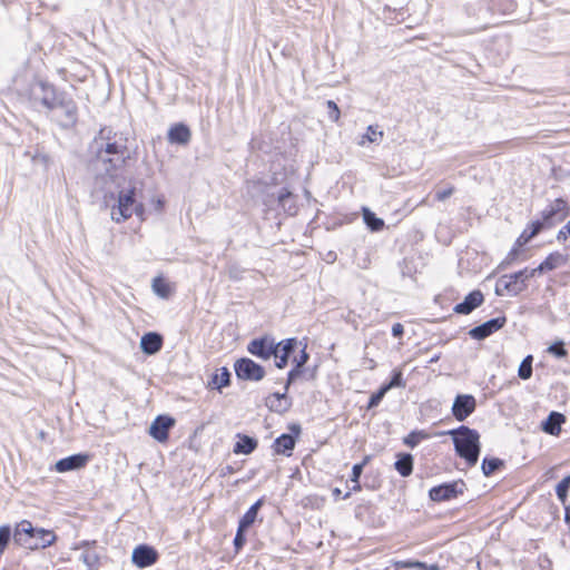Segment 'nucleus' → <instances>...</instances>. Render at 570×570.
Listing matches in <instances>:
<instances>
[{"mask_svg":"<svg viewBox=\"0 0 570 570\" xmlns=\"http://www.w3.org/2000/svg\"><path fill=\"white\" fill-rule=\"evenodd\" d=\"M383 131L379 129L377 125H370L366 128V132L362 136V139L358 141V145L363 146L366 141L367 142H381L383 139Z\"/></svg>","mask_w":570,"mask_h":570,"instance_id":"7c9ffc66","label":"nucleus"},{"mask_svg":"<svg viewBox=\"0 0 570 570\" xmlns=\"http://www.w3.org/2000/svg\"><path fill=\"white\" fill-rule=\"evenodd\" d=\"M454 193V187L453 186H450L445 189H441V190H438L435 193V199L439 200V202H444L445 199H448L449 197H451Z\"/></svg>","mask_w":570,"mask_h":570,"instance_id":"5fc2aeb1","label":"nucleus"},{"mask_svg":"<svg viewBox=\"0 0 570 570\" xmlns=\"http://www.w3.org/2000/svg\"><path fill=\"white\" fill-rule=\"evenodd\" d=\"M278 205L289 215L296 214L297 206L295 196L287 188H282L277 195Z\"/></svg>","mask_w":570,"mask_h":570,"instance_id":"a878e982","label":"nucleus"},{"mask_svg":"<svg viewBox=\"0 0 570 570\" xmlns=\"http://www.w3.org/2000/svg\"><path fill=\"white\" fill-rule=\"evenodd\" d=\"M361 489H362V487H361L360 480H357V483H353V487L351 488V490L348 492H346L343 495V499L344 500L348 499L351 495V492H358V491H361Z\"/></svg>","mask_w":570,"mask_h":570,"instance_id":"4d7b16f0","label":"nucleus"},{"mask_svg":"<svg viewBox=\"0 0 570 570\" xmlns=\"http://www.w3.org/2000/svg\"><path fill=\"white\" fill-rule=\"evenodd\" d=\"M569 261L568 254H562L560 252H553L547 256V258L534 269L535 275L542 274L544 272L553 271L556 268L562 267L567 265Z\"/></svg>","mask_w":570,"mask_h":570,"instance_id":"6ab92c4d","label":"nucleus"},{"mask_svg":"<svg viewBox=\"0 0 570 570\" xmlns=\"http://www.w3.org/2000/svg\"><path fill=\"white\" fill-rule=\"evenodd\" d=\"M153 289L154 292L163 298L169 296V286L168 284L160 277H157L153 281Z\"/></svg>","mask_w":570,"mask_h":570,"instance_id":"a19ab883","label":"nucleus"},{"mask_svg":"<svg viewBox=\"0 0 570 570\" xmlns=\"http://www.w3.org/2000/svg\"><path fill=\"white\" fill-rule=\"evenodd\" d=\"M175 423L176 421L171 416L158 415L150 424L149 434L158 442H165L168 440L169 431Z\"/></svg>","mask_w":570,"mask_h":570,"instance_id":"4468645a","label":"nucleus"},{"mask_svg":"<svg viewBox=\"0 0 570 570\" xmlns=\"http://www.w3.org/2000/svg\"><path fill=\"white\" fill-rule=\"evenodd\" d=\"M230 372L227 367H220L212 374L210 380L208 382V387L217 391H222V389L228 386L230 384Z\"/></svg>","mask_w":570,"mask_h":570,"instance_id":"b1692460","label":"nucleus"},{"mask_svg":"<svg viewBox=\"0 0 570 570\" xmlns=\"http://www.w3.org/2000/svg\"><path fill=\"white\" fill-rule=\"evenodd\" d=\"M414 458L411 453H397L394 463L395 470L403 478L410 476L413 472Z\"/></svg>","mask_w":570,"mask_h":570,"instance_id":"393cba45","label":"nucleus"},{"mask_svg":"<svg viewBox=\"0 0 570 570\" xmlns=\"http://www.w3.org/2000/svg\"><path fill=\"white\" fill-rule=\"evenodd\" d=\"M11 538V529L9 525L0 527V556L3 553Z\"/></svg>","mask_w":570,"mask_h":570,"instance_id":"c03bdc74","label":"nucleus"},{"mask_svg":"<svg viewBox=\"0 0 570 570\" xmlns=\"http://www.w3.org/2000/svg\"><path fill=\"white\" fill-rule=\"evenodd\" d=\"M234 371L238 380L258 382L265 377V368L249 357H240L234 363Z\"/></svg>","mask_w":570,"mask_h":570,"instance_id":"0eeeda50","label":"nucleus"},{"mask_svg":"<svg viewBox=\"0 0 570 570\" xmlns=\"http://www.w3.org/2000/svg\"><path fill=\"white\" fill-rule=\"evenodd\" d=\"M386 393H387L386 389L381 386L375 393H373L370 396L368 402H367V409L376 407L381 403V401L383 400V397L385 396Z\"/></svg>","mask_w":570,"mask_h":570,"instance_id":"37998d69","label":"nucleus"},{"mask_svg":"<svg viewBox=\"0 0 570 570\" xmlns=\"http://www.w3.org/2000/svg\"><path fill=\"white\" fill-rule=\"evenodd\" d=\"M466 490V484L463 480H455L435 485L430 489L429 497L434 502L450 501L462 495Z\"/></svg>","mask_w":570,"mask_h":570,"instance_id":"423d86ee","label":"nucleus"},{"mask_svg":"<svg viewBox=\"0 0 570 570\" xmlns=\"http://www.w3.org/2000/svg\"><path fill=\"white\" fill-rule=\"evenodd\" d=\"M406 383L403 379V373L401 370H394L392 372V377L390 380L389 383L386 384H383L382 386L384 389H386V391L389 392L391 389H394V387H405Z\"/></svg>","mask_w":570,"mask_h":570,"instance_id":"58836bf2","label":"nucleus"},{"mask_svg":"<svg viewBox=\"0 0 570 570\" xmlns=\"http://www.w3.org/2000/svg\"><path fill=\"white\" fill-rule=\"evenodd\" d=\"M476 409V400L472 394H458L452 404V414L456 421L468 419Z\"/></svg>","mask_w":570,"mask_h":570,"instance_id":"9d476101","label":"nucleus"},{"mask_svg":"<svg viewBox=\"0 0 570 570\" xmlns=\"http://www.w3.org/2000/svg\"><path fill=\"white\" fill-rule=\"evenodd\" d=\"M262 505L263 499H259L244 513L238 522L242 530H247L255 522Z\"/></svg>","mask_w":570,"mask_h":570,"instance_id":"cd10ccee","label":"nucleus"},{"mask_svg":"<svg viewBox=\"0 0 570 570\" xmlns=\"http://www.w3.org/2000/svg\"><path fill=\"white\" fill-rule=\"evenodd\" d=\"M332 493L335 498H338L342 494V491L338 488H335L333 489Z\"/></svg>","mask_w":570,"mask_h":570,"instance_id":"052dcab7","label":"nucleus"},{"mask_svg":"<svg viewBox=\"0 0 570 570\" xmlns=\"http://www.w3.org/2000/svg\"><path fill=\"white\" fill-rule=\"evenodd\" d=\"M395 567L397 569L399 568H415V569L420 570V568H424L425 567V562L414 561V560H404V561L396 562Z\"/></svg>","mask_w":570,"mask_h":570,"instance_id":"3c124183","label":"nucleus"},{"mask_svg":"<svg viewBox=\"0 0 570 570\" xmlns=\"http://www.w3.org/2000/svg\"><path fill=\"white\" fill-rule=\"evenodd\" d=\"M446 434L452 436L456 454L464 459L469 466L475 465L481 451L479 432L469 426L461 425L448 431Z\"/></svg>","mask_w":570,"mask_h":570,"instance_id":"7ed1b4c3","label":"nucleus"},{"mask_svg":"<svg viewBox=\"0 0 570 570\" xmlns=\"http://www.w3.org/2000/svg\"><path fill=\"white\" fill-rule=\"evenodd\" d=\"M303 373L302 367H297L294 365V367L287 373V379L284 385V390L288 391L289 386L295 382L297 377H299Z\"/></svg>","mask_w":570,"mask_h":570,"instance_id":"de8ad7c7","label":"nucleus"},{"mask_svg":"<svg viewBox=\"0 0 570 570\" xmlns=\"http://www.w3.org/2000/svg\"><path fill=\"white\" fill-rule=\"evenodd\" d=\"M81 560L83 563L90 569H95L99 564V557L98 554L92 550H86L81 553Z\"/></svg>","mask_w":570,"mask_h":570,"instance_id":"ea45409f","label":"nucleus"},{"mask_svg":"<svg viewBox=\"0 0 570 570\" xmlns=\"http://www.w3.org/2000/svg\"><path fill=\"white\" fill-rule=\"evenodd\" d=\"M247 352L253 356L263 361L269 360L273 354H276V342L274 337L264 335L261 337L253 338L247 344Z\"/></svg>","mask_w":570,"mask_h":570,"instance_id":"1a4fd4ad","label":"nucleus"},{"mask_svg":"<svg viewBox=\"0 0 570 570\" xmlns=\"http://www.w3.org/2000/svg\"><path fill=\"white\" fill-rule=\"evenodd\" d=\"M542 224L539 220L531 222L528 227L522 232V234L517 239L518 246H523L528 242H530L533 237H535L542 230Z\"/></svg>","mask_w":570,"mask_h":570,"instance_id":"c85d7f7f","label":"nucleus"},{"mask_svg":"<svg viewBox=\"0 0 570 570\" xmlns=\"http://www.w3.org/2000/svg\"><path fill=\"white\" fill-rule=\"evenodd\" d=\"M157 560L158 552L148 544H139L134 549L131 554L132 563L140 569L155 564Z\"/></svg>","mask_w":570,"mask_h":570,"instance_id":"f8f14e48","label":"nucleus"},{"mask_svg":"<svg viewBox=\"0 0 570 570\" xmlns=\"http://www.w3.org/2000/svg\"><path fill=\"white\" fill-rule=\"evenodd\" d=\"M404 333V327L401 323H395L393 326H392V335L394 337H401Z\"/></svg>","mask_w":570,"mask_h":570,"instance_id":"6e6d98bb","label":"nucleus"},{"mask_svg":"<svg viewBox=\"0 0 570 570\" xmlns=\"http://www.w3.org/2000/svg\"><path fill=\"white\" fill-rule=\"evenodd\" d=\"M439 360L438 356L433 357L430 362L433 363V362H436Z\"/></svg>","mask_w":570,"mask_h":570,"instance_id":"e2e57ef3","label":"nucleus"},{"mask_svg":"<svg viewBox=\"0 0 570 570\" xmlns=\"http://www.w3.org/2000/svg\"><path fill=\"white\" fill-rule=\"evenodd\" d=\"M127 141L124 134L114 131L110 127H104L94 138L90 148L96 159L100 161L104 165V169L109 173L122 168L127 159L130 158Z\"/></svg>","mask_w":570,"mask_h":570,"instance_id":"f03ea898","label":"nucleus"},{"mask_svg":"<svg viewBox=\"0 0 570 570\" xmlns=\"http://www.w3.org/2000/svg\"><path fill=\"white\" fill-rule=\"evenodd\" d=\"M245 532L246 530H242L240 527L237 528L236 535L234 538V547L236 551H239L246 543Z\"/></svg>","mask_w":570,"mask_h":570,"instance_id":"8fccbe9b","label":"nucleus"},{"mask_svg":"<svg viewBox=\"0 0 570 570\" xmlns=\"http://www.w3.org/2000/svg\"><path fill=\"white\" fill-rule=\"evenodd\" d=\"M532 362H533L532 355H528L522 360V362L519 366V370H518V375L520 379L528 380L532 376Z\"/></svg>","mask_w":570,"mask_h":570,"instance_id":"4c0bfd02","label":"nucleus"},{"mask_svg":"<svg viewBox=\"0 0 570 570\" xmlns=\"http://www.w3.org/2000/svg\"><path fill=\"white\" fill-rule=\"evenodd\" d=\"M488 4H491V0H473L466 3L465 11L469 16L480 17L483 10L488 11Z\"/></svg>","mask_w":570,"mask_h":570,"instance_id":"473e14b6","label":"nucleus"},{"mask_svg":"<svg viewBox=\"0 0 570 570\" xmlns=\"http://www.w3.org/2000/svg\"><path fill=\"white\" fill-rule=\"evenodd\" d=\"M428 436V433L424 431H412L403 439V443L406 446L414 449L422 440L426 439Z\"/></svg>","mask_w":570,"mask_h":570,"instance_id":"e433bc0d","label":"nucleus"},{"mask_svg":"<svg viewBox=\"0 0 570 570\" xmlns=\"http://www.w3.org/2000/svg\"><path fill=\"white\" fill-rule=\"evenodd\" d=\"M504 466V462L498 458H484L482 460L481 469L485 476L492 475L494 472Z\"/></svg>","mask_w":570,"mask_h":570,"instance_id":"2f4dec72","label":"nucleus"},{"mask_svg":"<svg viewBox=\"0 0 570 570\" xmlns=\"http://www.w3.org/2000/svg\"><path fill=\"white\" fill-rule=\"evenodd\" d=\"M298 344L302 345V342H298L296 337H291L283 340L281 342H276V353H283L291 356Z\"/></svg>","mask_w":570,"mask_h":570,"instance_id":"72a5a7b5","label":"nucleus"},{"mask_svg":"<svg viewBox=\"0 0 570 570\" xmlns=\"http://www.w3.org/2000/svg\"><path fill=\"white\" fill-rule=\"evenodd\" d=\"M534 269L524 268L510 275H503L499 278L495 286V294L501 296L503 291L512 296H517L527 288V281L534 277Z\"/></svg>","mask_w":570,"mask_h":570,"instance_id":"39448f33","label":"nucleus"},{"mask_svg":"<svg viewBox=\"0 0 570 570\" xmlns=\"http://www.w3.org/2000/svg\"><path fill=\"white\" fill-rule=\"evenodd\" d=\"M568 216V203L562 198L554 199L546 209L541 213V219H538L542 224V228H550L556 224L562 222Z\"/></svg>","mask_w":570,"mask_h":570,"instance_id":"6e6552de","label":"nucleus"},{"mask_svg":"<svg viewBox=\"0 0 570 570\" xmlns=\"http://www.w3.org/2000/svg\"><path fill=\"white\" fill-rule=\"evenodd\" d=\"M32 101L39 102L48 114L60 110L56 120L63 128H70L76 125L78 119V108L75 100L66 92L58 90L53 85L39 81L32 88Z\"/></svg>","mask_w":570,"mask_h":570,"instance_id":"f257e3e1","label":"nucleus"},{"mask_svg":"<svg viewBox=\"0 0 570 570\" xmlns=\"http://www.w3.org/2000/svg\"><path fill=\"white\" fill-rule=\"evenodd\" d=\"M302 348L299 351V354L296 355L294 358H293V363L294 365H296L297 367H302L308 362L309 360V354L307 353L306 348H307V344L306 343H302Z\"/></svg>","mask_w":570,"mask_h":570,"instance_id":"a18cd8bd","label":"nucleus"},{"mask_svg":"<svg viewBox=\"0 0 570 570\" xmlns=\"http://www.w3.org/2000/svg\"><path fill=\"white\" fill-rule=\"evenodd\" d=\"M519 247L520 246H514L507 255V257L504 258V261L501 263L500 267H505L510 264H512L513 261L517 259L518 255H519Z\"/></svg>","mask_w":570,"mask_h":570,"instance_id":"864d4df0","label":"nucleus"},{"mask_svg":"<svg viewBox=\"0 0 570 570\" xmlns=\"http://www.w3.org/2000/svg\"><path fill=\"white\" fill-rule=\"evenodd\" d=\"M326 107L328 109V118L336 122L338 119H340V116H341V111L336 105L335 101L333 100H327L326 101Z\"/></svg>","mask_w":570,"mask_h":570,"instance_id":"09e8293b","label":"nucleus"},{"mask_svg":"<svg viewBox=\"0 0 570 570\" xmlns=\"http://www.w3.org/2000/svg\"><path fill=\"white\" fill-rule=\"evenodd\" d=\"M88 461H89V455L77 453V454H72L67 458L58 460L56 462L55 469L59 473L75 471V470H79V469L86 466Z\"/></svg>","mask_w":570,"mask_h":570,"instance_id":"dca6fc26","label":"nucleus"},{"mask_svg":"<svg viewBox=\"0 0 570 570\" xmlns=\"http://www.w3.org/2000/svg\"><path fill=\"white\" fill-rule=\"evenodd\" d=\"M548 353L552 354L557 358H563L568 356V351L564 347L563 341L559 340L548 347Z\"/></svg>","mask_w":570,"mask_h":570,"instance_id":"79ce46f5","label":"nucleus"},{"mask_svg":"<svg viewBox=\"0 0 570 570\" xmlns=\"http://www.w3.org/2000/svg\"><path fill=\"white\" fill-rule=\"evenodd\" d=\"M32 539V544L29 547L30 550L45 549L53 544L56 534L53 531L38 528Z\"/></svg>","mask_w":570,"mask_h":570,"instance_id":"5701e85b","label":"nucleus"},{"mask_svg":"<svg viewBox=\"0 0 570 570\" xmlns=\"http://www.w3.org/2000/svg\"><path fill=\"white\" fill-rule=\"evenodd\" d=\"M567 234H568V233H567L563 228H562V229H560V230L558 232V234H557V239H558L559 242H564V240L567 239Z\"/></svg>","mask_w":570,"mask_h":570,"instance_id":"13d9d810","label":"nucleus"},{"mask_svg":"<svg viewBox=\"0 0 570 570\" xmlns=\"http://www.w3.org/2000/svg\"><path fill=\"white\" fill-rule=\"evenodd\" d=\"M563 229L570 235V220L563 226Z\"/></svg>","mask_w":570,"mask_h":570,"instance_id":"680f3d73","label":"nucleus"},{"mask_svg":"<svg viewBox=\"0 0 570 570\" xmlns=\"http://www.w3.org/2000/svg\"><path fill=\"white\" fill-rule=\"evenodd\" d=\"M363 219L372 232H380L384 227V220L367 208L363 209Z\"/></svg>","mask_w":570,"mask_h":570,"instance_id":"c756f323","label":"nucleus"},{"mask_svg":"<svg viewBox=\"0 0 570 570\" xmlns=\"http://www.w3.org/2000/svg\"><path fill=\"white\" fill-rule=\"evenodd\" d=\"M570 489V474L564 476L556 487V494L563 507L567 505L568 491Z\"/></svg>","mask_w":570,"mask_h":570,"instance_id":"f704fd0d","label":"nucleus"},{"mask_svg":"<svg viewBox=\"0 0 570 570\" xmlns=\"http://www.w3.org/2000/svg\"><path fill=\"white\" fill-rule=\"evenodd\" d=\"M507 323L505 316H498L491 318L469 331L471 338L476 341H483L497 331L501 330Z\"/></svg>","mask_w":570,"mask_h":570,"instance_id":"9b49d317","label":"nucleus"},{"mask_svg":"<svg viewBox=\"0 0 570 570\" xmlns=\"http://www.w3.org/2000/svg\"><path fill=\"white\" fill-rule=\"evenodd\" d=\"M164 340L159 333L148 332L141 336L140 348L147 355H154L163 347Z\"/></svg>","mask_w":570,"mask_h":570,"instance_id":"aec40b11","label":"nucleus"},{"mask_svg":"<svg viewBox=\"0 0 570 570\" xmlns=\"http://www.w3.org/2000/svg\"><path fill=\"white\" fill-rule=\"evenodd\" d=\"M484 302V295L480 289L470 292L461 303L453 307V312L460 315H469Z\"/></svg>","mask_w":570,"mask_h":570,"instance_id":"2eb2a0df","label":"nucleus"},{"mask_svg":"<svg viewBox=\"0 0 570 570\" xmlns=\"http://www.w3.org/2000/svg\"><path fill=\"white\" fill-rule=\"evenodd\" d=\"M287 392L288 391L284 390L283 393L275 392L268 395L265 400L266 406L275 413L283 414L287 412L292 406V400L287 395Z\"/></svg>","mask_w":570,"mask_h":570,"instance_id":"a211bd4d","label":"nucleus"},{"mask_svg":"<svg viewBox=\"0 0 570 570\" xmlns=\"http://www.w3.org/2000/svg\"><path fill=\"white\" fill-rule=\"evenodd\" d=\"M275 357V366L279 370L285 368L288 364V360L291 356L283 354V353H276L273 354Z\"/></svg>","mask_w":570,"mask_h":570,"instance_id":"603ef678","label":"nucleus"},{"mask_svg":"<svg viewBox=\"0 0 570 570\" xmlns=\"http://www.w3.org/2000/svg\"><path fill=\"white\" fill-rule=\"evenodd\" d=\"M170 144L187 145L190 141L191 132L185 124H175L168 130L167 135Z\"/></svg>","mask_w":570,"mask_h":570,"instance_id":"412c9836","label":"nucleus"},{"mask_svg":"<svg viewBox=\"0 0 570 570\" xmlns=\"http://www.w3.org/2000/svg\"><path fill=\"white\" fill-rule=\"evenodd\" d=\"M499 1L500 0H491V4H488L487 10L491 11V12L499 11V12L504 13V14L514 11L515 3L513 1L507 0L502 4L499 3Z\"/></svg>","mask_w":570,"mask_h":570,"instance_id":"c9c22d12","label":"nucleus"},{"mask_svg":"<svg viewBox=\"0 0 570 570\" xmlns=\"http://www.w3.org/2000/svg\"><path fill=\"white\" fill-rule=\"evenodd\" d=\"M145 208L135 199V188L121 190L118 195V204L111 208V218L116 223H121L130 218L134 214L142 218Z\"/></svg>","mask_w":570,"mask_h":570,"instance_id":"20e7f679","label":"nucleus"},{"mask_svg":"<svg viewBox=\"0 0 570 570\" xmlns=\"http://www.w3.org/2000/svg\"><path fill=\"white\" fill-rule=\"evenodd\" d=\"M257 440L248 435H238V441L234 445L235 454H250L257 448Z\"/></svg>","mask_w":570,"mask_h":570,"instance_id":"bb28decb","label":"nucleus"},{"mask_svg":"<svg viewBox=\"0 0 570 570\" xmlns=\"http://www.w3.org/2000/svg\"><path fill=\"white\" fill-rule=\"evenodd\" d=\"M420 570H440V568L436 563H433V564L425 563V567L420 568Z\"/></svg>","mask_w":570,"mask_h":570,"instance_id":"bf43d9fd","label":"nucleus"},{"mask_svg":"<svg viewBox=\"0 0 570 570\" xmlns=\"http://www.w3.org/2000/svg\"><path fill=\"white\" fill-rule=\"evenodd\" d=\"M368 462V456L364 458V460L361 463H356L352 468V474H351V482L357 483V480H360L363 469Z\"/></svg>","mask_w":570,"mask_h":570,"instance_id":"49530a36","label":"nucleus"},{"mask_svg":"<svg viewBox=\"0 0 570 570\" xmlns=\"http://www.w3.org/2000/svg\"><path fill=\"white\" fill-rule=\"evenodd\" d=\"M566 422V416L562 413L552 411L548 417L542 422V430L550 435H559L561 425Z\"/></svg>","mask_w":570,"mask_h":570,"instance_id":"4be33fe9","label":"nucleus"},{"mask_svg":"<svg viewBox=\"0 0 570 570\" xmlns=\"http://www.w3.org/2000/svg\"><path fill=\"white\" fill-rule=\"evenodd\" d=\"M289 429L295 435L284 433L275 439L273 449L276 454H283L286 456L292 455V451L296 444V436L301 432V426L298 424H293Z\"/></svg>","mask_w":570,"mask_h":570,"instance_id":"ddd939ff","label":"nucleus"},{"mask_svg":"<svg viewBox=\"0 0 570 570\" xmlns=\"http://www.w3.org/2000/svg\"><path fill=\"white\" fill-rule=\"evenodd\" d=\"M37 529L38 528H35L30 521L22 520L16 527L13 534L14 542L29 549L30 544H32V538L35 537Z\"/></svg>","mask_w":570,"mask_h":570,"instance_id":"f3484780","label":"nucleus"}]
</instances>
